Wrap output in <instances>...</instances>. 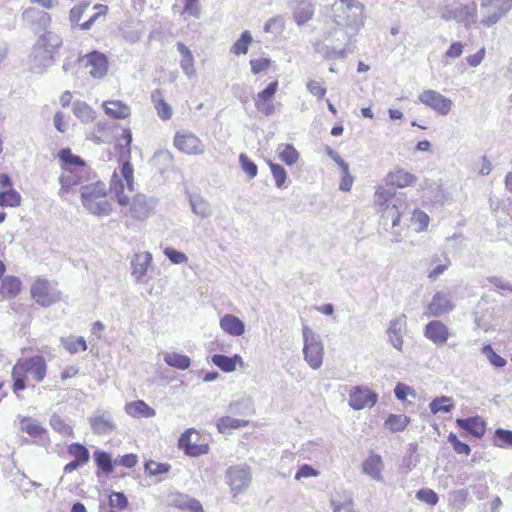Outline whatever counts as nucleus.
Segmentation results:
<instances>
[{"mask_svg":"<svg viewBox=\"0 0 512 512\" xmlns=\"http://www.w3.org/2000/svg\"><path fill=\"white\" fill-rule=\"evenodd\" d=\"M153 160L157 165H162V169H167L173 162V155L168 150H159L154 153Z\"/></svg>","mask_w":512,"mask_h":512,"instance_id":"obj_58","label":"nucleus"},{"mask_svg":"<svg viewBox=\"0 0 512 512\" xmlns=\"http://www.w3.org/2000/svg\"><path fill=\"white\" fill-rule=\"evenodd\" d=\"M406 327V316L404 314L392 319L387 329V335L391 345L401 351L403 346V330Z\"/></svg>","mask_w":512,"mask_h":512,"instance_id":"obj_18","label":"nucleus"},{"mask_svg":"<svg viewBox=\"0 0 512 512\" xmlns=\"http://www.w3.org/2000/svg\"><path fill=\"white\" fill-rule=\"evenodd\" d=\"M482 353L487 357L489 362L497 368L504 367L507 363L506 360L502 356L498 355L489 344L483 346Z\"/></svg>","mask_w":512,"mask_h":512,"instance_id":"obj_51","label":"nucleus"},{"mask_svg":"<svg viewBox=\"0 0 512 512\" xmlns=\"http://www.w3.org/2000/svg\"><path fill=\"white\" fill-rule=\"evenodd\" d=\"M278 89V81L271 82L263 91L259 92L255 97L254 101H271V98L275 95Z\"/></svg>","mask_w":512,"mask_h":512,"instance_id":"obj_62","label":"nucleus"},{"mask_svg":"<svg viewBox=\"0 0 512 512\" xmlns=\"http://www.w3.org/2000/svg\"><path fill=\"white\" fill-rule=\"evenodd\" d=\"M269 166L271 169V173L275 179L276 186L278 188L284 187L285 181L287 179V173L285 169L281 165L272 162L269 163Z\"/></svg>","mask_w":512,"mask_h":512,"instance_id":"obj_55","label":"nucleus"},{"mask_svg":"<svg viewBox=\"0 0 512 512\" xmlns=\"http://www.w3.org/2000/svg\"><path fill=\"white\" fill-rule=\"evenodd\" d=\"M212 362L219 367L224 372H233L236 369V364L239 363L241 366L243 365L242 357L238 354H235L232 357L215 354L212 356Z\"/></svg>","mask_w":512,"mask_h":512,"instance_id":"obj_33","label":"nucleus"},{"mask_svg":"<svg viewBox=\"0 0 512 512\" xmlns=\"http://www.w3.org/2000/svg\"><path fill=\"white\" fill-rule=\"evenodd\" d=\"M174 146L181 152L188 155H200L205 150V146L202 141L196 135L188 131L176 133L174 137Z\"/></svg>","mask_w":512,"mask_h":512,"instance_id":"obj_9","label":"nucleus"},{"mask_svg":"<svg viewBox=\"0 0 512 512\" xmlns=\"http://www.w3.org/2000/svg\"><path fill=\"white\" fill-rule=\"evenodd\" d=\"M456 21L464 24L466 27L476 22L477 5L474 2L465 4L455 9Z\"/></svg>","mask_w":512,"mask_h":512,"instance_id":"obj_30","label":"nucleus"},{"mask_svg":"<svg viewBox=\"0 0 512 512\" xmlns=\"http://www.w3.org/2000/svg\"><path fill=\"white\" fill-rule=\"evenodd\" d=\"M220 327L231 336H241L245 331L243 321L232 314H226L220 319Z\"/></svg>","mask_w":512,"mask_h":512,"instance_id":"obj_27","label":"nucleus"},{"mask_svg":"<svg viewBox=\"0 0 512 512\" xmlns=\"http://www.w3.org/2000/svg\"><path fill=\"white\" fill-rule=\"evenodd\" d=\"M87 63L86 67H90L89 74L95 78H103L108 71V59L107 57L99 52L92 51L86 55Z\"/></svg>","mask_w":512,"mask_h":512,"instance_id":"obj_16","label":"nucleus"},{"mask_svg":"<svg viewBox=\"0 0 512 512\" xmlns=\"http://www.w3.org/2000/svg\"><path fill=\"white\" fill-rule=\"evenodd\" d=\"M279 158L286 165L291 166L297 162L299 154L293 145L285 144L279 146Z\"/></svg>","mask_w":512,"mask_h":512,"instance_id":"obj_45","label":"nucleus"},{"mask_svg":"<svg viewBox=\"0 0 512 512\" xmlns=\"http://www.w3.org/2000/svg\"><path fill=\"white\" fill-rule=\"evenodd\" d=\"M314 15V5L309 0H298L294 9V20L302 26L312 19Z\"/></svg>","mask_w":512,"mask_h":512,"instance_id":"obj_28","label":"nucleus"},{"mask_svg":"<svg viewBox=\"0 0 512 512\" xmlns=\"http://www.w3.org/2000/svg\"><path fill=\"white\" fill-rule=\"evenodd\" d=\"M26 370L37 382H42L46 376L47 364L44 357L35 355L25 359Z\"/></svg>","mask_w":512,"mask_h":512,"instance_id":"obj_24","label":"nucleus"},{"mask_svg":"<svg viewBox=\"0 0 512 512\" xmlns=\"http://www.w3.org/2000/svg\"><path fill=\"white\" fill-rule=\"evenodd\" d=\"M495 445L499 447L512 446V431L498 428L494 435Z\"/></svg>","mask_w":512,"mask_h":512,"instance_id":"obj_52","label":"nucleus"},{"mask_svg":"<svg viewBox=\"0 0 512 512\" xmlns=\"http://www.w3.org/2000/svg\"><path fill=\"white\" fill-rule=\"evenodd\" d=\"M448 442L453 447V450L457 454H465L469 455L471 452V448L468 444L460 441L455 433H450L448 436Z\"/></svg>","mask_w":512,"mask_h":512,"instance_id":"obj_56","label":"nucleus"},{"mask_svg":"<svg viewBox=\"0 0 512 512\" xmlns=\"http://www.w3.org/2000/svg\"><path fill=\"white\" fill-rule=\"evenodd\" d=\"M416 498L420 501H423L429 505H436L438 502V495L433 490L428 488H423L417 491Z\"/></svg>","mask_w":512,"mask_h":512,"instance_id":"obj_61","label":"nucleus"},{"mask_svg":"<svg viewBox=\"0 0 512 512\" xmlns=\"http://www.w3.org/2000/svg\"><path fill=\"white\" fill-rule=\"evenodd\" d=\"M340 2L348 12L346 19L341 24L353 29L363 26L364 5L359 0H340Z\"/></svg>","mask_w":512,"mask_h":512,"instance_id":"obj_14","label":"nucleus"},{"mask_svg":"<svg viewBox=\"0 0 512 512\" xmlns=\"http://www.w3.org/2000/svg\"><path fill=\"white\" fill-rule=\"evenodd\" d=\"M109 505L112 508L123 510L128 506V499L122 492H112L109 495Z\"/></svg>","mask_w":512,"mask_h":512,"instance_id":"obj_59","label":"nucleus"},{"mask_svg":"<svg viewBox=\"0 0 512 512\" xmlns=\"http://www.w3.org/2000/svg\"><path fill=\"white\" fill-rule=\"evenodd\" d=\"M192 434V430L185 431L179 438V446L185 450L186 454L191 456L206 454L208 452V446L192 444Z\"/></svg>","mask_w":512,"mask_h":512,"instance_id":"obj_31","label":"nucleus"},{"mask_svg":"<svg viewBox=\"0 0 512 512\" xmlns=\"http://www.w3.org/2000/svg\"><path fill=\"white\" fill-rule=\"evenodd\" d=\"M62 45V38L52 31H46L42 35L39 36L34 46L37 50H48L51 52L52 56L55 57L58 49Z\"/></svg>","mask_w":512,"mask_h":512,"instance_id":"obj_21","label":"nucleus"},{"mask_svg":"<svg viewBox=\"0 0 512 512\" xmlns=\"http://www.w3.org/2000/svg\"><path fill=\"white\" fill-rule=\"evenodd\" d=\"M164 255L173 263V264H182L188 261V257L183 252H180L172 247H166L164 249Z\"/></svg>","mask_w":512,"mask_h":512,"instance_id":"obj_60","label":"nucleus"},{"mask_svg":"<svg viewBox=\"0 0 512 512\" xmlns=\"http://www.w3.org/2000/svg\"><path fill=\"white\" fill-rule=\"evenodd\" d=\"M410 423V418L406 415L390 414L385 421V427L391 432L403 431Z\"/></svg>","mask_w":512,"mask_h":512,"instance_id":"obj_41","label":"nucleus"},{"mask_svg":"<svg viewBox=\"0 0 512 512\" xmlns=\"http://www.w3.org/2000/svg\"><path fill=\"white\" fill-rule=\"evenodd\" d=\"M64 347L71 353L75 354L78 351H85L87 349L86 341L83 337H68L61 339Z\"/></svg>","mask_w":512,"mask_h":512,"instance_id":"obj_49","label":"nucleus"},{"mask_svg":"<svg viewBox=\"0 0 512 512\" xmlns=\"http://www.w3.org/2000/svg\"><path fill=\"white\" fill-rule=\"evenodd\" d=\"M120 173L122 179L118 176L116 172H114L111 178L110 191L115 195L117 202L120 205L127 206L130 204V201L129 197L124 194V186L126 185L129 191H133L134 185V170L131 163H123L120 169Z\"/></svg>","mask_w":512,"mask_h":512,"instance_id":"obj_4","label":"nucleus"},{"mask_svg":"<svg viewBox=\"0 0 512 512\" xmlns=\"http://www.w3.org/2000/svg\"><path fill=\"white\" fill-rule=\"evenodd\" d=\"M50 425L55 430L64 435L70 434L72 428L58 415L54 414L50 419Z\"/></svg>","mask_w":512,"mask_h":512,"instance_id":"obj_63","label":"nucleus"},{"mask_svg":"<svg viewBox=\"0 0 512 512\" xmlns=\"http://www.w3.org/2000/svg\"><path fill=\"white\" fill-rule=\"evenodd\" d=\"M171 466L167 463H159L153 460L148 461L145 464V472L150 476H159L168 473Z\"/></svg>","mask_w":512,"mask_h":512,"instance_id":"obj_50","label":"nucleus"},{"mask_svg":"<svg viewBox=\"0 0 512 512\" xmlns=\"http://www.w3.org/2000/svg\"><path fill=\"white\" fill-rule=\"evenodd\" d=\"M228 411L235 415H252L255 412L253 400L249 396H242L229 404Z\"/></svg>","mask_w":512,"mask_h":512,"instance_id":"obj_32","label":"nucleus"},{"mask_svg":"<svg viewBox=\"0 0 512 512\" xmlns=\"http://www.w3.org/2000/svg\"><path fill=\"white\" fill-rule=\"evenodd\" d=\"M239 162L243 171L250 177L254 178L257 175L258 168L257 165L249 159L246 154H240Z\"/></svg>","mask_w":512,"mask_h":512,"instance_id":"obj_57","label":"nucleus"},{"mask_svg":"<svg viewBox=\"0 0 512 512\" xmlns=\"http://www.w3.org/2000/svg\"><path fill=\"white\" fill-rule=\"evenodd\" d=\"M157 204L156 199L144 194H137L131 202L130 212L133 218L144 220L150 216Z\"/></svg>","mask_w":512,"mask_h":512,"instance_id":"obj_13","label":"nucleus"},{"mask_svg":"<svg viewBox=\"0 0 512 512\" xmlns=\"http://www.w3.org/2000/svg\"><path fill=\"white\" fill-rule=\"evenodd\" d=\"M226 482L234 496L246 490L251 482L249 467L244 465L229 467L226 471Z\"/></svg>","mask_w":512,"mask_h":512,"instance_id":"obj_7","label":"nucleus"},{"mask_svg":"<svg viewBox=\"0 0 512 512\" xmlns=\"http://www.w3.org/2000/svg\"><path fill=\"white\" fill-rule=\"evenodd\" d=\"M424 336L437 346L446 344L450 332L448 327L439 320H432L426 324Z\"/></svg>","mask_w":512,"mask_h":512,"instance_id":"obj_15","label":"nucleus"},{"mask_svg":"<svg viewBox=\"0 0 512 512\" xmlns=\"http://www.w3.org/2000/svg\"><path fill=\"white\" fill-rule=\"evenodd\" d=\"M177 50L182 56L180 66L183 72L186 76L193 77L195 75L194 58L190 49L184 43L177 42Z\"/></svg>","mask_w":512,"mask_h":512,"instance_id":"obj_34","label":"nucleus"},{"mask_svg":"<svg viewBox=\"0 0 512 512\" xmlns=\"http://www.w3.org/2000/svg\"><path fill=\"white\" fill-rule=\"evenodd\" d=\"M375 205L380 207L383 220H391V226L398 225L404 203H400L399 198L394 194L393 188L379 187L374 196Z\"/></svg>","mask_w":512,"mask_h":512,"instance_id":"obj_2","label":"nucleus"},{"mask_svg":"<svg viewBox=\"0 0 512 512\" xmlns=\"http://www.w3.org/2000/svg\"><path fill=\"white\" fill-rule=\"evenodd\" d=\"M164 362L167 365L180 370H186L191 365V359L187 355L176 352L164 353Z\"/></svg>","mask_w":512,"mask_h":512,"instance_id":"obj_37","label":"nucleus"},{"mask_svg":"<svg viewBox=\"0 0 512 512\" xmlns=\"http://www.w3.org/2000/svg\"><path fill=\"white\" fill-rule=\"evenodd\" d=\"M125 412L134 418H152L156 411L143 400L129 402L124 407Z\"/></svg>","mask_w":512,"mask_h":512,"instance_id":"obj_26","label":"nucleus"},{"mask_svg":"<svg viewBox=\"0 0 512 512\" xmlns=\"http://www.w3.org/2000/svg\"><path fill=\"white\" fill-rule=\"evenodd\" d=\"M91 430L97 435H108L116 429L112 415L104 411L100 415L92 416L88 419Z\"/></svg>","mask_w":512,"mask_h":512,"instance_id":"obj_17","label":"nucleus"},{"mask_svg":"<svg viewBox=\"0 0 512 512\" xmlns=\"http://www.w3.org/2000/svg\"><path fill=\"white\" fill-rule=\"evenodd\" d=\"M31 294L41 306H50L60 299L56 284L45 279H38L31 287Z\"/></svg>","mask_w":512,"mask_h":512,"instance_id":"obj_6","label":"nucleus"},{"mask_svg":"<svg viewBox=\"0 0 512 512\" xmlns=\"http://www.w3.org/2000/svg\"><path fill=\"white\" fill-rule=\"evenodd\" d=\"M512 8V0H489L481 3L480 23L486 27L496 24Z\"/></svg>","mask_w":512,"mask_h":512,"instance_id":"obj_5","label":"nucleus"},{"mask_svg":"<svg viewBox=\"0 0 512 512\" xmlns=\"http://www.w3.org/2000/svg\"><path fill=\"white\" fill-rule=\"evenodd\" d=\"M152 262V254L149 252H143L135 254L131 260L132 276L137 282H140L146 275L147 269Z\"/></svg>","mask_w":512,"mask_h":512,"instance_id":"obj_23","label":"nucleus"},{"mask_svg":"<svg viewBox=\"0 0 512 512\" xmlns=\"http://www.w3.org/2000/svg\"><path fill=\"white\" fill-rule=\"evenodd\" d=\"M249 421L244 419H236L230 416H223L217 421L218 431L225 433L228 430L246 427Z\"/></svg>","mask_w":512,"mask_h":512,"instance_id":"obj_40","label":"nucleus"},{"mask_svg":"<svg viewBox=\"0 0 512 512\" xmlns=\"http://www.w3.org/2000/svg\"><path fill=\"white\" fill-rule=\"evenodd\" d=\"M21 19L24 26L36 33L46 31L51 25L50 14L35 7L26 8L21 14Z\"/></svg>","mask_w":512,"mask_h":512,"instance_id":"obj_8","label":"nucleus"},{"mask_svg":"<svg viewBox=\"0 0 512 512\" xmlns=\"http://www.w3.org/2000/svg\"><path fill=\"white\" fill-rule=\"evenodd\" d=\"M285 21L282 16H275L267 20L264 31L267 33L279 34L283 31Z\"/></svg>","mask_w":512,"mask_h":512,"instance_id":"obj_53","label":"nucleus"},{"mask_svg":"<svg viewBox=\"0 0 512 512\" xmlns=\"http://www.w3.org/2000/svg\"><path fill=\"white\" fill-rule=\"evenodd\" d=\"M453 407L454 405L451 403V398L447 396L435 398L429 404V408L433 414L440 412L448 413L453 409Z\"/></svg>","mask_w":512,"mask_h":512,"instance_id":"obj_46","label":"nucleus"},{"mask_svg":"<svg viewBox=\"0 0 512 512\" xmlns=\"http://www.w3.org/2000/svg\"><path fill=\"white\" fill-rule=\"evenodd\" d=\"M103 106L105 113L115 119H125L130 115V107L121 101H107Z\"/></svg>","mask_w":512,"mask_h":512,"instance_id":"obj_36","label":"nucleus"},{"mask_svg":"<svg viewBox=\"0 0 512 512\" xmlns=\"http://www.w3.org/2000/svg\"><path fill=\"white\" fill-rule=\"evenodd\" d=\"M384 468V464L382 458L378 454H371L364 462L362 463V472L369 476L371 479L375 481H382V470Z\"/></svg>","mask_w":512,"mask_h":512,"instance_id":"obj_20","label":"nucleus"},{"mask_svg":"<svg viewBox=\"0 0 512 512\" xmlns=\"http://www.w3.org/2000/svg\"><path fill=\"white\" fill-rule=\"evenodd\" d=\"M252 42V35L250 31H244L240 38L231 47V52L235 55L246 54L248 52L249 44Z\"/></svg>","mask_w":512,"mask_h":512,"instance_id":"obj_48","label":"nucleus"},{"mask_svg":"<svg viewBox=\"0 0 512 512\" xmlns=\"http://www.w3.org/2000/svg\"><path fill=\"white\" fill-rule=\"evenodd\" d=\"M455 308L448 292H436L429 303L425 315L428 317H439L451 312Z\"/></svg>","mask_w":512,"mask_h":512,"instance_id":"obj_11","label":"nucleus"},{"mask_svg":"<svg viewBox=\"0 0 512 512\" xmlns=\"http://www.w3.org/2000/svg\"><path fill=\"white\" fill-rule=\"evenodd\" d=\"M89 5H90L89 1H83L78 6H75L70 10L69 18H70V21L72 24H78L82 15L87 10Z\"/></svg>","mask_w":512,"mask_h":512,"instance_id":"obj_64","label":"nucleus"},{"mask_svg":"<svg viewBox=\"0 0 512 512\" xmlns=\"http://www.w3.org/2000/svg\"><path fill=\"white\" fill-rule=\"evenodd\" d=\"M67 451L74 457V460L80 465H85L90 459L89 450L80 443H72L68 446Z\"/></svg>","mask_w":512,"mask_h":512,"instance_id":"obj_43","label":"nucleus"},{"mask_svg":"<svg viewBox=\"0 0 512 512\" xmlns=\"http://www.w3.org/2000/svg\"><path fill=\"white\" fill-rule=\"evenodd\" d=\"M21 203V196L15 189L0 191L1 207H18Z\"/></svg>","mask_w":512,"mask_h":512,"instance_id":"obj_44","label":"nucleus"},{"mask_svg":"<svg viewBox=\"0 0 512 512\" xmlns=\"http://www.w3.org/2000/svg\"><path fill=\"white\" fill-rule=\"evenodd\" d=\"M378 396L367 387L356 386L349 393V405L354 410L372 407L377 402Z\"/></svg>","mask_w":512,"mask_h":512,"instance_id":"obj_12","label":"nucleus"},{"mask_svg":"<svg viewBox=\"0 0 512 512\" xmlns=\"http://www.w3.org/2000/svg\"><path fill=\"white\" fill-rule=\"evenodd\" d=\"M21 289V281L19 278L15 276H7L5 277L0 285V293L4 297H15Z\"/></svg>","mask_w":512,"mask_h":512,"instance_id":"obj_38","label":"nucleus"},{"mask_svg":"<svg viewBox=\"0 0 512 512\" xmlns=\"http://www.w3.org/2000/svg\"><path fill=\"white\" fill-rule=\"evenodd\" d=\"M302 333L304 359L312 369L317 370L323 363V342L320 336L307 325L303 326Z\"/></svg>","mask_w":512,"mask_h":512,"instance_id":"obj_3","label":"nucleus"},{"mask_svg":"<svg viewBox=\"0 0 512 512\" xmlns=\"http://www.w3.org/2000/svg\"><path fill=\"white\" fill-rule=\"evenodd\" d=\"M73 113L82 123H89L95 119V111L86 102L75 101L73 103Z\"/></svg>","mask_w":512,"mask_h":512,"instance_id":"obj_39","label":"nucleus"},{"mask_svg":"<svg viewBox=\"0 0 512 512\" xmlns=\"http://www.w3.org/2000/svg\"><path fill=\"white\" fill-rule=\"evenodd\" d=\"M31 65L34 70L41 73L43 70L50 65H52L55 61V57L52 56L51 52L48 50H37L35 46H33L31 55H30Z\"/></svg>","mask_w":512,"mask_h":512,"instance_id":"obj_25","label":"nucleus"},{"mask_svg":"<svg viewBox=\"0 0 512 512\" xmlns=\"http://www.w3.org/2000/svg\"><path fill=\"white\" fill-rule=\"evenodd\" d=\"M83 171L84 170H76V169H68L62 170V173L59 177V182L61 188L59 190V196L64 198L66 194L76 185L82 183L83 180Z\"/></svg>","mask_w":512,"mask_h":512,"instance_id":"obj_19","label":"nucleus"},{"mask_svg":"<svg viewBox=\"0 0 512 512\" xmlns=\"http://www.w3.org/2000/svg\"><path fill=\"white\" fill-rule=\"evenodd\" d=\"M81 201L84 208L96 216H108L112 212V205L107 200L106 185L97 181L80 188Z\"/></svg>","mask_w":512,"mask_h":512,"instance_id":"obj_1","label":"nucleus"},{"mask_svg":"<svg viewBox=\"0 0 512 512\" xmlns=\"http://www.w3.org/2000/svg\"><path fill=\"white\" fill-rule=\"evenodd\" d=\"M456 424L476 438H481L486 431L485 423L479 416L458 418Z\"/></svg>","mask_w":512,"mask_h":512,"instance_id":"obj_22","label":"nucleus"},{"mask_svg":"<svg viewBox=\"0 0 512 512\" xmlns=\"http://www.w3.org/2000/svg\"><path fill=\"white\" fill-rule=\"evenodd\" d=\"M94 460L99 469L106 474L113 472V463L111 455L105 451L98 450L94 453Z\"/></svg>","mask_w":512,"mask_h":512,"instance_id":"obj_47","label":"nucleus"},{"mask_svg":"<svg viewBox=\"0 0 512 512\" xmlns=\"http://www.w3.org/2000/svg\"><path fill=\"white\" fill-rule=\"evenodd\" d=\"M58 157L62 161V170H65V168L85 170L84 160L78 155H74L69 148L61 149Z\"/></svg>","mask_w":512,"mask_h":512,"instance_id":"obj_29","label":"nucleus"},{"mask_svg":"<svg viewBox=\"0 0 512 512\" xmlns=\"http://www.w3.org/2000/svg\"><path fill=\"white\" fill-rule=\"evenodd\" d=\"M415 181L416 177L403 169H397L394 172H390L387 176V182L398 188L407 187Z\"/></svg>","mask_w":512,"mask_h":512,"instance_id":"obj_35","label":"nucleus"},{"mask_svg":"<svg viewBox=\"0 0 512 512\" xmlns=\"http://www.w3.org/2000/svg\"><path fill=\"white\" fill-rule=\"evenodd\" d=\"M330 505L333 512H356L354 509V502L351 497H347L343 501H338L332 498L330 500Z\"/></svg>","mask_w":512,"mask_h":512,"instance_id":"obj_54","label":"nucleus"},{"mask_svg":"<svg viewBox=\"0 0 512 512\" xmlns=\"http://www.w3.org/2000/svg\"><path fill=\"white\" fill-rule=\"evenodd\" d=\"M419 102L433 109L440 115H447L452 108L453 102L434 90H425L418 96Z\"/></svg>","mask_w":512,"mask_h":512,"instance_id":"obj_10","label":"nucleus"},{"mask_svg":"<svg viewBox=\"0 0 512 512\" xmlns=\"http://www.w3.org/2000/svg\"><path fill=\"white\" fill-rule=\"evenodd\" d=\"M189 202L191 205L192 212L201 217L207 218L211 215V207L209 203L201 197L190 196Z\"/></svg>","mask_w":512,"mask_h":512,"instance_id":"obj_42","label":"nucleus"}]
</instances>
